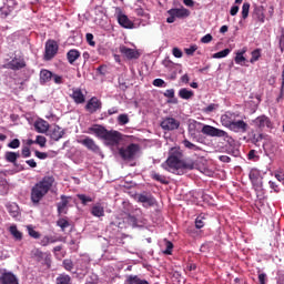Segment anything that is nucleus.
<instances>
[{"mask_svg": "<svg viewBox=\"0 0 284 284\" xmlns=\"http://www.w3.org/2000/svg\"><path fill=\"white\" fill-rule=\"evenodd\" d=\"M165 163L170 170H173V172H179V170H194V166L196 165L194 160L183 159V151L179 146L170 149Z\"/></svg>", "mask_w": 284, "mask_h": 284, "instance_id": "1", "label": "nucleus"}, {"mask_svg": "<svg viewBox=\"0 0 284 284\" xmlns=\"http://www.w3.org/2000/svg\"><path fill=\"white\" fill-rule=\"evenodd\" d=\"M89 132L95 134L98 139L105 141L106 145L116 146L123 141V134L119 131L108 130L101 124H94L89 128Z\"/></svg>", "mask_w": 284, "mask_h": 284, "instance_id": "2", "label": "nucleus"}, {"mask_svg": "<svg viewBox=\"0 0 284 284\" xmlns=\"http://www.w3.org/2000/svg\"><path fill=\"white\" fill-rule=\"evenodd\" d=\"M54 185V176L47 175L31 187V203L39 205Z\"/></svg>", "mask_w": 284, "mask_h": 284, "instance_id": "3", "label": "nucleus"}, {"mask_svg": "<svg viewBox=\"0 0 284 284\" xmlns=\"http://www.w3.org/2000/svg\"><path fill=\"white\" fill-rule=\"evenodd\" d=\"M241 115L236 112L226 111L221 115V123L224 128L231 130V132L245 134L250 129L247 122L239 120Z\"/></svg>", "mask_w": 284, "mask_h": 284, "instance_id": "4", "label": "nucleus"}, {"mask_svg": "<svg viewBox=\"0 0 284 284\" xmlns=\"http://www.w3.org/2000/svg\"><path fill=\"white\" fill-rule=\"evenodd\" d=\"M59 53V43L57 40L49 39L44 47V61H52Z\"/></svg>", "mask_w": 284, "mask_h": 284, "instance_id": "5", "label": "nucleus"}, {"mask_svg": "<svg viewBox=\"0 0 284 284\" xmlns=\"http://www.w3.org/2000/svg\"><path fill=\"white\" fill-rule=\"evenodd\" d=\"M139 152V144L131 143L126 148L119 149V155L123 161H132Z\"/></svg>", "mask_w": 284, "mask_h": 284, "instance_id": "6", "label": "nucleus"}, {"mask_svg": "<svg viewBox=\"0 0 284 284\" xmlns=\"http://www.w3.org/2000/svg\"><path fill=\"white\" fill-rule=\"evenodd\" d=\"M168 14L166 23H174L176 19H186V17H190V10L185 8H173L168 11Z\"/></svg>", "mask_w": 284, "mask_h": 284, "instance_id": "7", "label": "nucleus"}, {"mask_svg": "<svg viewBox=\"0 0 284 284\" xmlns=\"http://www.w3.org/2000/svg\"><path fill=\"white\" fill-rule=\"evenodd\" d=\"M202 134H205L206 136H217L219 139H230V134H227L226 131H223L221 129H217L216 126L207 125L205 124L202 130Z\"/></svg>", "mask_w": 284, "mask_h": 284, "instance_id": "8", "label": "nucleus"}, {"mask_svg": "<svg viewBox=\"0 0 284 284\" xmlns=\"http://www.w3.org/2000/svg\"><path fill=\"white\" fill-rule=\"evenodd\" d=\"M160 128H162L164 132H174V130L181 128V122L174 118L166 116L161 121Z\"/></svg>", "mask_w": 284, "mask_h": 284, "instance_id": "9", "label": "nucleus"}, {"mask_svg": "<svg viewBox=\"0 0 284 284\" xmlns=\"http://www.w3.org/2000/svg\"><path fill=\"white\" fill-rule=\"evenodd\" d=\"M253 125L261 131L265 130V128H267L268 130H272V128H274L272 120L267 115L257 116L255 120H253Z\"/></svg>", "mask_w": 284, "mask_h": 284, "instance_id": "10", "label": "nucleus"}, {"mask_svg": "<svg viewBox=\"0 0 284 284\" xmlns=\"http://www.w3.org/2000/svg\"><path fill=\"white\" fill-rule=\"evenodd\" d=\"M101 108H103V103L97 97L91 98L85 104V110L90 112V114H94V112L101 110Z\"/></svg>", "mask_w": 284, "mask_h": 284, "instance_id": "11", "label": "nucleus"}, {"mask_svg": "<svg viewBox=\"0 0 284 284\" xmlns=\"http://www.w3.org/2000/svg\"><path fill=\"white\" fill-rule=\"evenodd\" d=\"M79 143L81 145H84L87 150H90V152H93L94 154H99L101 152V148L98 146L97 142L92 138H84L83 140H80Z\"/></svg>", "mask_w": 284, "mask_h": 284, "instance_id": "12", "label": "nucleus"}, {"mask_svg": "<svg viewBox=\"0 0 284 284\" xmlns=\"http://www.w3.org/2000/svg\"><path fill=\"white\" fill-rule=\"evenodd\" d=\"M139 203H142L143 207H153V205L156 203V200L152 194L148 193H141L138 195Z\"/></svg>", "mask_w": 284, "mask_h": 284, "instance_id": "13", "label": "nucleus"}, {"mask_svg": "<svg viewBox=\"0 0 284 284\" xmlns=\"http://www.w3.org/2000/svg\"><path fill=\"white\" fill-rule=\"evenodd\" d=\"M0 284H19V280L12 272H4L0 275Z\"/></svg>", "mask_w": 284, "mask_h": 284, "instance_id": "14", "label": "nucleus"}, {"mask_svg": "<svg viewBox=\"0 0 284 284\" xmlns=\"http://www.w3.org/2000/svg\"><path fill=\"white\" fill-rule=\"evenodd\" d=\"M70 98L77 103V105H81L85 103V94H83V91L80 88L72 89V94H70Z\"/></svg>", "mask_w": 284, "mask_h": 284, "instance_id": "15", "label": "nucleus"}, {"mask_svg": "<svg viewBox=\"0 0 284 284\" xmlns=\"http://www.w3.org/2000/svg\"><path fill=\"white\" fill-rule=\"evenodd\" d=\"M120 52H121V54L126 57V59H129V60L139 59V57H141V53H139V51H136L134 49H130L125 45L120 47Z\"/></svg>", "mask_w": 284, "mask_h": 284, "instance_id": "16", "label": "nucleus"}, {"mask_svg": "<svg viewBox=\"0 0 284 284\" xmlns=\"http://www.w3.org/2000/svg\"><path fill=\"white\" fill-rule=\"evenodd\" d=\"M7 68L9 70H23L26 68V60L21 58H14L9 63H7Z\"/></svg>", "mask_w": 284, "mask_h": 284, "instance_id": "17", "label": "nucleus"}, {"mask_svg": "<svg viewBox=\"0 0 284 284\" xmlns=\"http://www.w3.org/2000/svg\"><path fill=\"white\" fill-rule=\"evenodd\" d=\"M118 23L122 27L125 28L126 30H132V28H134V22H132V20H130V18H128L125 14L120 13L118 16Z\"/></svg>", "mask_w": 284, "mask_h": 284, "instance_id": "18", "label": "nucleus"}, {"mask_svg": "<svg viewBox=\"0 0 284 284\" xmlns=\"http://www.w3.org/2000/svg\"><path fill=\"white\" fill-rule=\"evenodd\" d=\"M34 129L39 134H45L50 130V123L45 120H38L34 123Z\"/></svg>", "mask_w": 284, "mask_h": 284, "instance_id": "19", "label": "nucleus"}, {"mask_svg": "<svg viewBox=\"0 0 284 284\" xmlns=\"http://www.w3.org/2000/svg\"><path fill=\"white\" fill-rule=\"evenodd\" d=\"M21 156L19 152L14 151H7L4 153V159L7 163H12L16 168H19V164H17V160Z\"/></svg>", "mask_w": 284, "mask_h": 284, "instance_id": "20", "label": "nucleus"}, {"mask_svg": "<svg viewBox=\"0 0 284 284\" xmlns=\"http://www.w3.org/2000/svg\"><path fill=\"white\" fill-rule=\"evenodd\" d=\"M91 214L97 219H101L102 216H105V207H103L101 203H97L92 206Z\"/></svg>", "mask_w": 284, "mask_h": 284, "instance_id": "21", "label": "nucleus"}, {"mask_svg": "<svg viewBox=\"0 0 284 284\" xmlns=\"http://www.w3.org/2000/svg\"><path fill=\"white\" fill-rule=\"evenodd\" d=\"M68 196L61 195V202L58 203V214H68Z\"/></svg>", "mask_w": 284, "mask_h": 284, "instance_id": "22", "label": "nucleus"}, {"mask_svg": "<svg viewBox=\"0 0 284 284\" xmlns=\"http://www.w3.org/2000/svg\"><path fill=\"white\" fill-rule=\"evenodd\" d=\"M81 58V52L77 49H71L67 53L68 62L72 65L74 64V61Z\"/></svg>", "mask_w": 284, "mask_h": 284, "instance_id": "23", "label": "nucleus"}, {"mask_svg": "<svg viewBox=\"0 0 284 284\" xmlns=\"http://www.w3.org/2000/svg\"><path fill=\"white\" fill-rule=\"evenodd\" d=\"M63 134H65V131L61 126L55 125L51 131V139L52 141H60V139H63Z\"/></svg>", "mask_w": 284, "mask_h": 284, "instance_id": "24", "label": "nucleus"}, {"mask_svg": "<svg viewBox=\"0 0 284 284\" xmlns=\"http://www.w3.org/2000/svg\"><path fill=\"white\" fill-rule=\"evenodd\" d=\"M53 73L52 71L48 69H42L40 71V81L41 83H49V81H52Z\"/></svg>", "mask_w": 284, "mask_h": 284, "instance_id": "25", "label": "nucleus"}, {"mask_svg": "<svg viewBox=\"0 0 284 284\" xmlns=\"http://www.w3.org/2000/svg\"><path fill=\"white\" fill-rule=\"evenodd\" d=\"M128 284H150L146 280H141L138 275H129L126 277Z\"/></svg>", "mask_w": 284, "mask_h": 284, "instance_id": "26", "label": "nucleus"}, {"mask_svg": "<svg viewBox=\"0 0 284 284\" xmlns=\"http://www.w3.org/2000/svg\"><path fill=\"white\" fill-rule=\"evenodd\" d=\"M151 179H153V181H158V183H162V185H168L170 183L168 181V178H165V175H161L160 173H156L155 171H153L151 173Z\"/></svg>", "mask_w": 284, "mask_h": 284, "instance_id": "27", "label": "nucleus"}, {"mask_svg": "<svg viewBox=\"0 0 284 284\" xmlns=\"http://www.w3.org/2000/svg\"><path fill=\"white\" fill-rule=\"evenodd\" d=\"M9 232L16 241H22L23 240V233H21V231H19V229H17V225L10 226Z\"/></svg>", "mask_w": 284, "mask_h": 284, "instance_id": "28", "label": "nucleus"}, {"mask_svg": "<svg viewBox=\"0 0 284 284\" xmlns=\"http://www.w3.org/2000/svg\"><path fill=\"white\" fill-rule=\"evenodd\" d=\"M179 97L180 99H184L185 101H189V99H192V97H194V91L187 90L185 88L180 89Z\"/></svg>", "mask_w": 284, "mask_h": 284, "instance_id": "29", "label": "nucleus"}, {"mask_svg": "<svg viewBox=\"0 0 284 284\" xmlns=\"http://www.w3.org/2000/svg\"><path fill=\"white\" fill-rule=\"evenodd\" d=\"M246 52H247V50H245V49L236 52L234 61L237 65H245L246 59L243 57V54H245Z\"/></svg>", "mask_w": 284, "mask_h": 284, "instance_id": "30", "label": "nucleus"}, {"mask_svg": "<svg viewBox=\"0 0 284 284\" xmlns=\"http://www.w3.org/2000/svg\"><path fill=\"white\" fill-rule=\"evenodd\" d=\"M184 148H186V150H193V152H201V146L190 142V140L187 139H184L182 141Z\"/></svg>", "mask_w": 284, "mask_h": 284, "instance_id": "31", "label": "nucleus"}, {"mask_svg": "<svg viewBox=\"0 0 284 284\" xmlns=\"http://www.w3.org/2000/svg\"><path fill=\"white\" fill-rule=\"evenodd\" d=\"M7 210L12 219H17V216H19V206L17 204H9Z\"/></svg>", "mask_w": 284, "mask_h": 284, "instance_id": "32", "label": "nucleus"}, {"mask_svg": "<svg viewBox=\"0 0 284 284\" xmlns=\"http://www.w3.org/2000/svg\"><path fill=\"white\" fill-rule=\"evenodd\" d=\"M195 227L196 230H202V227H205V214H200L195 219Z\"/></svg>", "mask_w": 284, "mask_h": 284, "instance_id": "33", "label": "nucleus"}, {"mask_svg": "<svg viewBox=\"0 0 284 284\" xmlns=\"http://www.w3.org/2000/svg\"><path fill=\"white\" fill-rule=\"evenodd\" d=\"M251 183L256 192H263V176L253 180Z\"/></svg>", "mask_w": 284, "mask_h": 284, "instance_id": "34", "label": "nucleus"}, {"mask_svg": "<svg viewBox=\"0 0 284 284\" xmlns=\"http://www.w3.org/2000/svg\"><path fill=\"white\" fill-rule=\"evenodd\" d=\"M261 59V49H255L251 53L250 63H256Z\"/></svg>", "mask_w": 284, "mask_h": 284, "instance_id": "35", "label": "nucleus"}, {"mask_svg": "<svg viewBox=\"0 0 284 284\" xmlns=\"http://www.w3.org/2000/svg\"><path fill=\"white\" fill-rule=\"evenodd\" d=\"M255 13L257 16L260 23H265V13H263V7L255 8Z\"/></svg>", "mask_w": 284, "mask_h": 284, "instance_id": "36", "label": "nucleus"}, {"mask_svg": "<svg viewBox=\"0 0 284 284\" xmlns=\"http://www.w3.org/2000/svg\"><path fill=\"white\" fill-rule=\"evenodd\" d=\"M118 123L119 125H128V123H130V118L128 114L122 113L118 116Z\"/></svg>", "mask_w": 284, "mask_h": 284, "instance_id": "37", "label": "nucleus"}, {"mask_svg": "<svg viewBox=\"0 0 284 284\" xmlns=\"http://www.w3.org/2000/svg\"><path fill=\"white\" fill-rule=\"evenodd\" d=\"M70 281H72V278L70 277V275H60L57 277V284H70Z\"/></svg>", "mask_w": 284, "mask_h": 284, "instance_id": "38", "label": "nucleus"}, {"mask_svg": "<svg viewBox=\"0 0 284 284\" xmlns=\"http://www.w3.org/2000/svg\"><path fill=\"white\" fill-rule=\"evenodd\" d=\"M231 50L230 49H224L222 51H219L213 54V59H225L227 54H230Z\"/></svg>", "mask_w": 284, "mask_h": 284, "instance_id": "39", "label": "nucleus"}, {"mask_svg": "<svg viewBox=\"0 0 284 284\" xmlns=\"http://www.w3.org/2000/svg\"><path fill=\"white\" fill-rule=\"evenodd\" d=\"M250 17V2H244L242 6V19Z\"/></svg>", "mask_w": 284, "mask_h": 284, "instance_id": "40", "label": "nucleus"}, {"mask_svg": "<svg viewBox=\"0 0 284 284\" xmlns=\"http://www.w3.org/2000/svg\"><path fill=\"white\" fill-rule=\"evenodd\" d=\"M62 265L67 272H72V270H74V263L72 260H63Z\"/></svg>", "mask_w": 284, "mask_h": 284, "instance_id": "41", "label": "nucleus"}, {"mask_svg": "<svg viewBox=\"0 0 284 284\" xmlns=\"http://www.w3.org/2000/svg\"><path fill=\"white\" fill-rule=\"evenodd\" d=\"M78 199H79V201H81L82 205L92 203V197L87 196L85 194H78Z\"/></svg>", "mask_w": 284, "mask_h": 284, "instance_id": "42", "label": "nucleus"}, {"mask_svg": "<svg viewBox=\"0 0 284 284\" xmlns=\"http://www.w3.org/2000/svg\"><path fill=\"white\" fill-rule=\"evenodd\" d=\"M250 181L251 183L253 181H256L257 179H261V173L258 172V170H251L250 174H248Z\"/></svg>", "mask_w": 284, "mask_h": 284, "instance_id": "43", "label": "nucleus"}, {"mask_svg": "<svg viewBox=\"0 0 284 284\" xmlns=\"http://www.w3.org/2000/svg\"><path fill=\"white\" fill-rule=\"evenodd\" d=\"M165 246L166 248L164 250L163 254L171 255L172 250H174V244L171 241L165 240Z\"/></svg>", "mask_w": 284, "mask_h": 284, "instance_id": "44", "label": "nucleus"}, {"mask_svg": "<svg viewBox=\"0 0 284 284\" xmlns=\"http://www.w3.org/2000/svg\"><path fill=\"white\" fill-rule=\"evenodd\" d=\"M29 236H31V239H41V233L34 231V229L32 226H28L27 227Z\"/></svg>", "mask_w": 284, "mask_h": 284, "instance_id": "45", "label": "nucleus"}, {"mask_svg": "<svg viewBox=\"0 0 284 284\" xmlns=\"http://www.w3.org/2000/svg\"><path fill=\"white\" fill-rule=\"evenodd\" d=\"M57 225L59 227H61V230L63 232L65 230V227H70V222H68V220H65V219H60V220H58Z\"/></svg>", "mask_w": 284, "mask_h": 284, "instance_id": "46", "label": "nucleus"}, {"mask_svg": "<svg viewBox=\"0 0 284 284\" xmlns=\"http://www.w3.org/2000/svg\"><path fill=\"white\" fill-rule=\"evenodd\" d=\"M8 148H10L11 150H17L19 148H21V141L19 139H13L9 144Z\"/></svg>", "mask_w": 284, "mask_h": 284, "instance_id": "47", "label": "nucleus"}, {"mask_svg": "<svg viewBox=\"0 0 284 284\" xmlns=\"http://www.w3.org/2000/svg\"><path fill=\"white\" fill-rule=\"evenodd\" d=\"M47 139L43 135H38L36 139V144L40 145V148H45Z\"/></svg>", "mask_w": 284, "mask_h": 284, "instance_id": "48", "label": "nucleus"}, {"mask_svg": "<svg viewBox=\"0 0 284 284\" xmlns=\"http://www.w3.org/2000/svg\"><path fill=\"white\" fill-rule=\"evenodd\" d=\"M21 154L23 159H30V156H32V151H30V146H23Z\"/></svg>", "mask_w": 284, "mask_h": 284, "instance_id": "49", "label": "nucleus"}, {"mask_svg": "<svg viewBox=\"0 0 284 284\" xmlns=\"http://www.w3.org/2000/svg\"><path fill=\"white\" fill-rule=\"evenodd\" d=\"M217 108H219V104L211 103L205 109H203V112H205L206 114H210L214 112V110H216Z\"/></svg>", "mask_w": 284, "mask_h": 284, "instance_id": "50", "label": "nucleus"}, {"mask_svg": "<svg viewBox=\"0 0 284 284\" xmlns=\"http://www.w3.org/2000/svg\"><path fill=\"white\" fill-rule=\"evenodd\" d=\"M153 85L155 88H163L165 85V81L163 79H155L153 80Z\"/></svg>", "mask_w": 284, "mask_h": 284, "instance_id": "51", "label": "nucleus"}, {"mask_svg": "<svg viewBox=\"0 0 284 284\" xmlns=\"http://www.w3.org/2000/svg\"><path fill=\"white\" fill-rule=\"evenodd\" d=\"M195 50H199V48L196 45H191L190 48L185 49L184 52L189 57H192V54H194Z\"/></svg>", "mask_w": 284, "mask_h": 284, "instance_id": "52", "label": "nucleus"}, {"mask_svg": "<svg viewBox=\"0 0 284 284\" xmlns=\"http://www.w3.org/2000/svg\"><path fill=\"white\" fill-rule=\"evenodd\" d=\"M268 185H270L271 190H274V192H276V193L281 192V189L278 187V184H276V182L270 181Z\"/></svg>", "mask_w": 284, "mask_h": 284, "instance_id": "53", "label": "nucleus"}, {"mask_svg": "<svg viewBox=\"0 0 284 284\" xmlns=\"http://www.w3.org/2000/svg\"><path fill=\"white\" fill-rule=\"evenodd\" d=\"M173 57H175V59H181V57H183V51L179 48H173Z\"/></svg>", "mask_w": 284, "mask_h": 284, "instance_id": "54", "label": "nucleus"}, {"mask_svg": "<svg viewBox=\"0 0 284 284\" xmlns=\"http://www.w3.org/2000/svg\"><path fill=\"white\" fill-rule=\"evenodd\" d=\"M247 159L248 161H254L255 159H258V156L256 155V150H251L247 154Z\"/></svg>", "mask_w": 284, "mask_h": 284, "instance_id": "55", "label": "nucleus"}, {"mask_svg": "<svg viewBox=\"0 0 284 284\" xmlns=\"http://www.w3.org/2000/svg\"><path fill=\"white\" fill-rule=\"evenodd\" d=\"M119 88L120 90H128V83H125L123 78H119Z\"/></svg>", "mask_w": 284, "mask_h": 284, "instance_id": "56", "label": "nucleus"}, {"mask_svg": "<svg viewBox=\"0 0 284 284\" xmlns=\"http://www.w3.org/2000/svg\"><path fill=\"white\" fill-rule=\"evenodd\" d=\"M164 97L166 99H174V89H168L165 92H164Z\"/></svg>", "mask_w": 284, "mask_h": 284, "instance_id": "57", "label": "nucleus"}, {"mask_svg": "<svg viewBox=\"0 0 284 284\" xmlns=\"http://www.w3.org/2000/svg\"><path fill=\"white\" fill-rule=\"evenodd\" d=\"M34 154H36L37 159H41V160L48 159V153H45V152L36 151Z\"/></svg>", "mask_w": 284, "mask_h": 284, "instance_id": "58", "label": "nucleus"}, {"mask_svg": "<svg viewBox=\"0 0 284 284\" xmlns=\"http://www.w3.org/2000/svg\"><path fill=\"white\" fill-rule=\"evenodd\" d=\"M212 34L207 33L204 37H202L201 42L202 43H210L212 41Z\"/></svg>", "mask_w": 284, "mask_h": 284, "instance_id": "59", "label": "nucleus"}, {"mask_svg": "<svg viewBox=\"0 0 284 284\" xmlns=\"http://www.w3.org/2000/svg\"><path fill=\"white\" fill-rule=\"evenodd\" d=\"M93 40H94V36L92 33H87V41L89 45H95Z\"/></svg>", "mask_w": 284, "mask_h": 284, "instance_id": "60", "label": "nucleus"}, {"mask_svg": "<svg viewBox=\"0 0 284 284\" xmlns=\"http://www.w3.org/2000/svg\"><path fill=\"white\" fill-rule=\"evenodd\" d=\"M52 79L57 84L63 83V78L61 75L53 74Z\"/></svg>", "mask_w": 284, "mask_h": 284, "instance_id": "61", "label": "nucleus"}, {"mask_svg": "<svg viewBox=\"0 0 284 284\" xmlns=\"http://www.w3.org/2000/svg\"><path fill=\"white\" fill-rule=\"evenodd\" d=\"M231 17H236L239 14V6H233L230 10Z\"/></svg>", "mask_w": 284, "mask_h": 284, "instance_id": "62", "label": "nucleus"}, {"mask_svg": "<svg viewBox=\"0 0 284 284\" xmlns=\"http://www.w3.org/2000/svg\"><path fill=\"white\" fill-rule=\"evenodd\" d=\"M267 278V274L262 273L258 275V282L260 284H265V280Z\"/></svg>", "mask_w": 284, "mask_h": 284, "instance_id": "63", "label": "nucleus"}, {"mask_svg": "<svg viewBox=\"0 0 284 284\" xmlns=\"http://www.w3.org/2000/svg\"><path fill=\"white\" fill-rule=\"evenodd\" d=\"M26 163L29 168H37V161H34V159L27 160Z\"/></svg>", "mask_w": 284, "mask_h": 284, "instance_id": "64", "label": "nucleus"}]
</instances>
